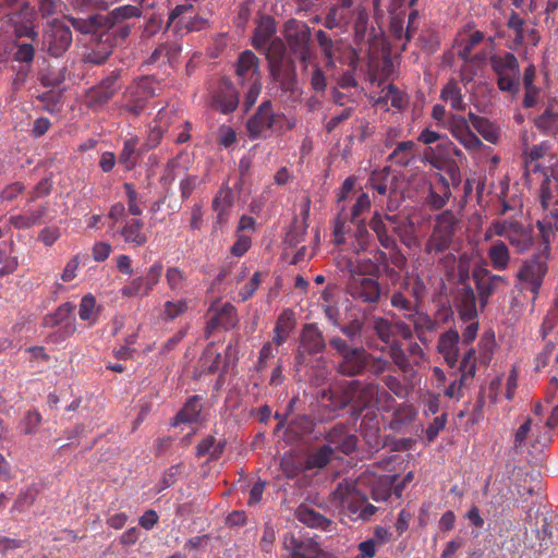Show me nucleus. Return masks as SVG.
<instances>
[{
	"label": "nucleus",
	"mask_w": 558,
	"mask_h": 558,
	"mask_svg": "<svg viewBox=\"0 0 558 558\" xmlns=\"http://www.w3.org/2000/svg\"><path fill=\"white\" fill-rule=\"evenodd\" d=\"M539 199L546 211V215L537 222L545 247L543 252L524 259L515 274V288L533 293L534 299L539 293L548 270L546 253L549 250L550 238L558 230V195H553L547 181L542 184Z\"/></svg>",
	"instance_id": "obj_1"
},
{
	"label": "nucleus",
	"mask_w": 558,
	"mask_h": 558,
	"mask_svg": "<svg viewBox=\"0 0 558 558\" xmlns=\"http://www.w3.org/2000/svg\"><path fill=\"white\" fill-rule=\"evenodd\" d=\"M459 223V219L451 210L438 214L435 217L432 233L425 243V253L437 255L445 252L452 243Z\"/></svg>",
	"instance_id": "obj_2"
},
{
	"label": "nucleus",
	"mask_w": 558,
	"mask_h": 558,
	"mask_svg": "<svg viewBox=\"0 0 558 558\" xmlns=\"http://www.w3.org/2000/svg\"><path fill=\"white\" fill-rule=\"evenodd\" d=\"M490 62L497 75L498 88L502 92L517 94L520 86V71L517 58L512 53L507 52L493 56Z\"/></svg>",
	"instance_id": "obj_3"
},
{
	"label": "nucleus",
	"mask_w": 558,
	"mask_h": 558,
	"mask_svg": "<svg viewBox=\"0 0 558 558\" xmlns=\"http://www.w3.org/2000/svg\"><path fill=\"white\" fill-rule=\"evenodd\" d=\"M333 497L341 502L342 507H347L352 515L363 521L369 520L377 511V508L368 504L365 497L360 496L355 486L348 482L337 486Z\"/></svg>",
	"instance_id": "obj_4"
},
{
	"label": "nucleus",
	"mask_w": 558,
	"mask_h": 558,
	"mask_svg": "<svg viewBox=\"0 0 558 558\" xmlns=\"http://www.w3.org/2000/svg\"><path fill=\"white\" fill-rule=\"evenodd\" d=\"M72 32L58 20L50 22L43 35V48L54 58L62 56L72 44Z\"/></svg>",
	"instance_id": "obj_5"
},
{
	"label": "nucleus",
	"mask_w": 558,
	"mask_h": 558,
	"mask_svg": "<svg viewBox=\"0 0 558 558\" xmlns=\"http://www.w3.org/2000/svg\"><path fill=\"white\" fill-rule=\"evenodd\" d=\"M494 228L497 236L505 238L517 253H525L534 244L533 230L515 220L505 219V225Z\"/></svg>",
	"instance_id": "obj_6"
},
{
	"label": "nucleus",
	"mask_w": 558,
	"mask_h": 558,
	"mask_svg": "<svg viewBox=\"0 0 558 558\" xmlns=\"http://www.w3.org/2000/svg\"><path fill=\"white\" fill-rule=\"evenodd\" d=\"M347 293L356 302L376 305L381 298V287L377 277H353L347 282Z\"/></svg>",
	"instance_id": "obj_7"
},
{
	"label": "nucleus",
	"mask_w": 558,
	"mask_h": 558,
	"mask_svg": "<svg viewBox=\"0 0 558 558\" xmlns=\"http://www.w3.org/2000/svg\"><path fill=\"white\" fill-rule=\"evenodd\" d=\"M282 546L288 553L287 558H336L325 553L312 537L301 538L292 533H287L283 536Z\"/></svg>",
	"instance_id": "obj_8"
},
{
	"label": "nucleus",
	"mask_w": 558,
	"mask_h": 558,
	"mask_svg": "<svg viewBox=\"0 0 558 558\" xmlns=\"http://www.w3.org/2000/svg\"><path fill=\"white\" fill-rule=\"evenodd\" d=\"M283 116L276 114L269 100L262 102L256 113L248 119L246 129L251 138L267 137Z\"/></svg>",
	"instance_id": "obj_9"
},
{
	"label": "nucleus",
	"mask_w": 558,
	"mask_h": 558,
	"mask_svg": "<svg viewBox=\"0 0 558 558\" xmlns=\"http://www.w3.org/2000/svg\"><path fill=\"white\" fill-rule=\"evenodd\" d=\"M469 118L452 114L449 117L447 128L450 134L470 153H476L486 146L471 131Z\"/></svg>",
	"instance_id": "obj_10"
},
{
	"label": "nucleus",
	"mask_w": 558,
	"mask_h": 558,
	"mask_svg": "<svg viewBox=\"0 0 558 558\" xmlns=\"http://www.w3.org/2000/svg\"><path fill=\"white\" fill-rule=\"evenodd\" d=\"M378 395V387L375 385L361 386L356 381L350 383V385L343 391L337 408H344L348 404H352L356 409H364L371 405Z\"/></svg>",
	"instance_id": "obj_11"
},
{
	"label": "nucleus",
	"mask_w": 558,
	"mask_h": 558,
	"mask_svg": "<svg viewBox=\"0 0 558 558\" xmlns=\"http://www.w3.org/2000/svg\"><path fill=\"white\" fill-rule=\"evenodd\" d=\"M473 279L482 307L488 303V299L498 290L501 284H507L505 277L492 274L487 268H476L473 270Z\"/></svg>",
	"instance_id": "obj_12"
},
{
	"label": "nucleus",
	"mask_w": 558,
	"mask_h": 558,
	"mask_svg": "<svg viewBox=\"0 0 558 558\" xmlns=\"http://www.w3.org/2000/svg\"><path fill=\"white\" fill-rule=\"evenodd\" d=\"M325 340L322 331L313 324H307L301 332V344L296 355L299 364L303 362V354H316L325 349Z\"/></svg>",
	"instance_id": "obj_13"
},
{
	"label": "nucleus",
	"mask_w": 558,
	"mask_h": 558,
	"mask_svg": "<svg viewBox=\"0 0 558 558\" xmlns=\"http://www.w3.org/2000/svg\"><path fill=\"white\" fill-rule=\"evenodd\" d=\"M341 357L337 369L344 376H356L361 374L369 360V355L363 347L353 348Z\"/></svg>",
	"instance_id": "obj_14"
},
{
	"label": "nucleus",
	"mask_w": 558,
	"mask_h": 558,
	"mask_svg": "<svg viewBox=\"0 0 558 558\" xmlns=\"http://www.w3.org/2000/svg\"><path fill=\"white\" fill-rule=\"evenodd\" d=\"M239 93L230 81H221L213 97V107L222 113H229L236 109Z\"/></svg>",
	"instance_id": "obj_15"
},
{
	"label": "nucleus",
	"mask_w": 558,
	"mask_h": 558,
	"mask_svg": "<svg viewBox=\"0 0 558 558\" xmlns=\"http://www.w3.org/2000/svg\"><path fill=\"white\" fill-rule=\"evenodd\" d=\"M460 336L456 329H449L438 339L437 350L450 367H454L459 361Z\"/></svg>",
	"instance_id": "obj_16"
},
{
	"label": "nucleus",
	"mask_w": 558,
	"mask_h": 558,
	"mask_svg": "<svg viewBox=\"0 0 558 558\" xmlns=\"http://www.w3.org/2000/svg\"><path fill=\"white\" fill-rule=\"evenodd\" d=\"M235 73L242 84L260 80L258 72V58L251 50L243 51L235 64Z\"/></svg>",
	"instance_id": "obj_17"
},
{
	"label": "nucleus",
	"mask_w": 558,
	"mask_h": 558,
	"mask_svg": "<svg viewBox=\"0 0 558 558\" xmlns=\"http://www.w3.org/2000/svg\"><path fill=\"white\" fill-rule=\"evenodd\" d=\"M327 444L333 448L335 451H341L344 454H349L354 451L356 447V437L349 434L343 425H337L332 427L326 437Z\"/></svg>",
	"instance_id": "obj_18"
},
{
	"label": "nucleus",
	"mask_w": 558,
	"mask_h": 558,
	"mask_svg": "<svg viewBox=\"0 0 558 558\" xmlns=\"http://www.w3.org/2000/svg\"><path fill=\"white\" fill-rule=\"evenodd\" d=\"M120 75V70L113 71L109 76L104 78L97 87L93 89L90 97L96 105L101 106L108 102L112 96L121 88V85L119 84Z\"/></svg>",
	"instance_id": "obj_19"
},
{
	"label": "nucleus",
	"mask_w": 558,
	"mask_h": 558,
	"mask_svg": "<svg viewBox=\"0 0 558 558\" xmlns=\"http://www.w3.org/2000/svg\"><path fill=\"white\" fill-rule=\"evenodd\" d=\"M487 257L490 266L497 271H504L509 268L511 262V253L506 242L501 240L493 241L487 248Z\"/></svg>",
	"instance_id": "obj_20"
},
{
	"label": "nucleus",
	"mask_w": 558,
	"mask_h": 558,
	"mask_svg": "<svg viewBox=\"0 0 558 558\" xmlns=\"http://www.w3.org/2000/svg\"><path fill=\"white\" fill-rule=\"evenodd\" d=\"M149 97H151V93H149L146 83H141L124 94V107L132 114L138 116Z\"/></svg>",
	"instance_id": "obj_21"
},
{
	"label": "nucleus",
	"mask_w": 558,
	"mask_h": 558,
	"mask_svg": "<svg viewBox=\"0 0 558 558\" xmlns=\"http://www.w3.org/2000/svg\"><path fill=\"white\" fill-rule=\"evenodd\" d=\"M341 263H343L344 267L349 271V278L353 277H377L379 272V267L376 262L371 258H359L351 259L343 257Z\"/></svg>",
	"instance_id": "obj_22"
},
{
	"label": "nucleus",
	"mask_w": 558,
	"mask_h": 558,
	"mask_svg": "<svg viewBox=\"0 0 558 558\" xmlns=\"http://www.w3.org/2000/svg\"><path fill=\"white\" fill-rule=\"evenodd\" d=\"M233 205V193L229 186H222L213 201V209L217 214L216 226L222 227Z\"/></svg>",
	"instance_id": "obj_23"
},
{
	"label": "nucleus",
	"mask_w": 558,
	"mask_h": 558,
	"mask_svg": "<svg viewBox=\"0 0 558 558\" xmlns=\"http://www.w3.org/2000/svg\"><path fill=\"white\" fill-rule=\"evenodd\" d=\"M469 120L476 132L481 134L485 141L492 144H496L499 141L500 133L498 128L487 118L469 112Z\"/></svg>",
	"instance_id": "obj_24"
},
{
	"label": "nucleus",
	"mask_w": 558,
	"mask_h": 558,
	"mask_svg": "<svg viewBox=\"0 0 558 558\" xmlns=\"http://www.w3.org/2000/svg\"><path fill=\"white\" fill-rule=\"evenodd\" d=\"M371 229L375 232L380 245L387 250H391L396 247V240L392 235L389 234L388 227L381 214L376 211L371 221Z\"/></svg>",
	"instance_id": "obj_25"
},
{
	"label": "nucleus",
	"mask_w": 558,
	"mask_h": 558,
	"mask_svg": "<svg viewBox=\"0 0 558 558\" xmlns=\"http://www.w3.org/2000/svg\"><path fill=\"white\" fill-rule=\"evenodd\" d=\"M548 142H542L523 150V159L526 172H537L541 169L538 160L544 158L549 150Z\"/></svg>",
	"instance_id": "obj_26"
},
{
	"label": "nucleus",
	"mask_w": 558,
	"mask_h": 558,
	"mask_svg": "<svg viewBox=\"0 0 558 558\" xmlns=\"http://www.w3.org/2000/svg\"><path fill=\"white\" fill-rule=\"evenodd\" d=\"M296 518L300 522L310 527L327 530L331 521L307 506H300L296 510Z\"/></svg>",
	"instance_id": "obj_27"
},
{
	"label": "nucleus",
	"mask_w": 558,
	"mask_h": 558,
	"mask_svg": "<svg viewBox=\"0 0 558 558\" xmlns=\"http://www.w3.org/2000/svg\"><path fill=\"white\" fill-rule=\"evenodd\" d=\"M71 25L82 34H94L104 26L105 19L99 14H92L88 17L65 16Z\"/></svg>",
	"instance_id": "obj_28"
},
{
	"label": "nucleus",
	"mask_w": 558,
	"mask_h": 558,
	"mask_svg": "<svg viewBox=\"0 0 558 558\" xmlns=\"http://www.w3.org/2000/svg\"><path fill=\"white\" fill-rule=\"evenodd\" d=\"M416 156V144L413 141H404L397 144L389 159L399 165L408 166Z\"/></svg>",
	"instance_id": "obj_29"
},
{
	"label": "nucleus",
	"mask_w": 558,
	"mask_h": 558,
	"mask_svg": "<svg viewBox=\"0 0 558 558\" xmlns=\"http://www.w3.org/2000/svg\"><path fill=\"white\" fill-rule=\"evenodd\" d=\"M143 225L137 219H132L121 230L124 241L135 247L142 246L147 242L146 234L142 231Z\"/></svg>",
	"instance_id": "obj_30"
},
{
	"label": "nucleus",
	"mask_w": 558,
	"mask_h": 558,
	"mask_svg": "<svg viewBox=\"0 0 558 558\" xmlns=\"http://www.w3.org/2000/svg\"><path fill=\"white\" fill-rule=\"evenodd\" d=\"M333 456V448L330 445H324L318 449L308 453L305 460V469L307 471L325 468Z\"/></svg>",
	"instance_id": "obj_31"
},
{
	"label": "nucleus",
	"mask_w": 558,
	"mask_h": 558,
	"mask_svg": "<svg viewBox=\"0 0 558 558\" xmlns=\"http://www.w3.org/2000/svg\"><path fill=\"white\" fill-rule=\"evenodd\" d=\"M440 98L444 101L449 102L451 108L454 110L465 109L461 88L456 81H450L442 87Z\"/></svg>",
	"instance_id": "obj_32"
},
{
	"label": "nucleus",
	"mask_w": 558,
	"mask_h": 558,
	"mask_svg": "<svg viewBox=\"0 0 558 558\" xmlns=\"http://www.w3.org/2000/svg\"><path fill=\"white\" fill-rule=\"evenodd\" d=\"M201 412V399L197 396H193L177 414V423H196L199 420Z\"/></svg>",
	"instance_id": "obj_33"
},
{
	"label": "nucleus",
	"mask_w": 558,
	"mask_h": 558,
	"mask_svg": "<svg viewBox=\"0 0 558 558\" xmlns=\"http://www.w3.org/2000/svg\"><path fill=\"white\" fill-rule=\"evenodd\" d=\"M535 126L545 135H555L558 132V112L548 107L535 119Z\"/></svg>",
	"instance_id": "obj_34"
},
{
	"label": "nucleus",
	"mask_w": 558,
	"mask_h": 558,
	"mask_svg": "<svg viewBox=\"0 0 558 558\" xmlns=\"http://www.w3.org/2000/svg\"><path fill=\"white\" fill-rule=\"evenodd\" d=\"M459 314L460 317L465 320L470 322L473 320L476 317V302H475V294L471 288H464L460 301H459Z\"/></svg>",
	"instance_id": "obj_35"
},
{
	"label": "nucleus",
	"mask_w": 558,
	"mask_h": 558,
	"mask_svg": "<svg viewBox=\"0 0 558 558\" xmlns=\"http://www.w3.org/2000/svg\"><path fill=\"white\" fill-rule=\"evenodd\" d=\"M99 315V307L94 295L86 294L82 298L78 308V316L82 320L87 322L88 325L96 324Z\"/></svg>",
	"instance_id": "obj_36"
},
{
	"label": "nucleus",
	"mask_w": 558,
	"mask_h": 558,
	"mask_svg": "<svg viewBox=\"0 0 558 558\" xmlns=\"http://www.w3.org/2000/svg\"><path fill=\"white\" fill-rule=\"evenodd\" d=\"M451 196L450 187L446 179L441 178V184L437 189H430L427 204L432 209L442 208Z\"/></svg>",
	"instance_id": "obj_37"
},
{
	"label": "nucleus",
	"mask_w": 558,
	"mask_h": 558,
	"mask_svg": "<svg viewBox=\"0 0 558 558\" xmlns=\"http://www.w3.org/2000/svg\"><path fill=\"white\" fill-rule=\"evenodd\" d=\"M221 363V354L216 351L214 343H209L201 359H199V366L203 372L207 373H216Z\"/></svg>",
	"instance_id": "obj_38"
},
{
	"label": "nucleus",
	"mask_w": 558,
	"mask_h": 558,
	"mask_svg": "<svg viewBox=\"0 0 558 558\" xmlns=\"http://www.w3.org/2000/svg\"><path fill=\"white\" fill-rule=\"evenodd\" d=\"M280 468L288 478H293L300 473L307 471L305 469V462L303 463L292 453H287L281 458Z\"/></svg>",
	"instance_id": "obj_39"
},
{
	"label": "nucleus",
	"mask_w": 558,
	"mask_h": 558,
	"mask_svg": "<svg viewBox=\"0 0 558 558\" xmlns=\"http://www.w3.org/2000/svg\"><path fill=\"white\" fill-rule=\"evenodd\" d=\"M274 21L270 17L263 19L255 29L253 45L257 48L265 46L274 34Z\"/></svg>",
	"instance_id": "obj_40"
},
{
	"label": "nucleus",
	"mask_w": 558,
	"mask_h": 558,
	"mask_svg": "<svg viewBox=\"0 0 558 558\" xmlns=\"http://www.w3.org/2000/svg\"><path fill=\"white\" fill-rule=\"evenodd\" d=\"M409 319L413 322L414 328L417 333H421L423 331H434L437 328L436 320H434L426 313L418 312L417 310L414 312V315H411V318ZM418 338L422 340L421 335H418Z\"/></svg>",
	"instance_id": "obj_41"
},
{
	"label": "nucleus",
	"mask_w": 558,
	"mask_h": 558,
	"mask_svg": "<svg viewBox=\"0 0 558 558\" xmlns=\"http://www.w3.org/2000/svg\"><path fill=\"white\" fill-rule=\"evenodd\" d=\"M391 306L403 312L405 318H411L417 310L416 303L405 298L401 292H395L390 300Z\"/></svg>",
	"instance_id": "obj_42"
},
{
	"label": "nucleus",
	"mask_w": 558,
	"mask_h": 558,
	"mask_svg": "<svg viewBox=\"0 0 558 558\" xmlns=\"http://www.w3.org/2000/svg\"><path fill=\"white\" fill-rule=\"evenodd\" d=\"M137 140L130 138L124 142L123 149L119 156V162L122 163L125 169L131 170L136 163V151Z\"/></svg>",
	"instance_id": "obj_43"
},
{
	"label": "nucleus",
	"mask_w": 558,
	"mask_h": 558,
	"mask_svg": "<svg viewBox=\"0 0 558 558\" xmlns=\"http://www.w3.org/2000/svg\"><path fill=\"white\" fill-rule=\"evenodd\" d=\"M74 310V305L72 303H63L62 305H60L57 311L51 314V315H48L45 317L44 319V324L45 326L47 327H53L64 320H66L72 312Z\"/></svg>",
	"instance_id": "obj_44"
},
{
	"label": "nucleus",
	"mask_w": 558,
	"mask_h": 558,
	"mask_svg": "<svg viewBox=\"0 0 558 558\" xmlns=\"http://www.w3.org/2000/svg\"><path fill=\"white\" fill-rule=\"evenodd\" d=\"M392 481L390 476H383L377 480L372 488V497L375 501H386L391 495Z\"/></svg>",
	"instance_id": "obj_45"
},
{
	"label": "nucleus",
	"mask_w": 558,
	"mask_h": 558,
	"mask_svg": "<svg viewBox=\"0 0 558 558\" xmlns=\"http://www.w3.org/2000/svg\"><path fill=\"white\" fill-rule=\"evenodd\" d=\"M167 112L163 110H160L157 114V121L154 126L150 128L148 133V144L151 147H155L160 142L162 135L165 134L167 130L166 123H163V118L166 117Z\"/></svg>",
	"instance_id": "obj_46"
},
{
	"label": "nucleus",
	"mask_w": 558,
	"mask_h": 558,
	"mask_svg": "<svg viewBox=\"0 0 558 558\" xmlns=\"http://www.w3.org/2000/svg\"><path fill=\"white\" fill-rule=\"evenodd\" d=\"M369 242V233L364 223L357 226L354 240L351 242V250L355 254H360L367 250Z\"/></svg>",
	"instance_id": "obj_47"
},
{
	"label": "nucleus",
	"mask_w": 558,
	"mask_h": 558,
	"mask_svg": "<svg viewBox=\"0 0 558 558\" xmlns=\"http://www.w3.org/2000/svg\"><path fill=\"white\" fill-rule=\"evenodd\" d=\"M508 27L514 32V41L517 44H524L526 39L525 22L519 16L518 13L512 12L507 23Z\"/></svg>",
	"instance_id": "obj_48"
},
{
	"label": "nucleus",
	"mask_w": 558,
	"mask_h": 558,
	"mask_svg": "<svg viewBox=\"0 0 558 558\" xmlns=\"http://www.w3.org/2000/svg\"><path fill=\"white\" fill-rule=\"evenodd\" d=\"M186 310H187V302L183 299L177 300V301H167L165 303L162 316L167 320H173L181 314L185 313Z\"/></svg>",
	"instance_id": "obj_49"
},
{
	"label": "nucleus",
	"mask_w": 558,
	"mask_h": 558,
	"mask_svg": "<svg viewBox=\"0 0 558 558\" xmlns=\"http://www.w3.org/2000/svg\"><path fill=\"white\" fill-rule=\"evenodd\" d=\"M349 20V15L344 14L339 7H332L325 19L324 24L327 28L332 29L342 25H347Z\"/></svg>",
	"instance_id": "obj_50"
},
{
	"label": "nucleus",
	"mask_w": 558,
	"mask_h": 558,
	"mask_svg": "<svg viewBox=\"0 0 558 558\" xmlns=\"http://www.w3.org/2000/svg\"><path fill=\"white\" fill-rule=\"evenodd\" d=\"M389 177V169L385 168L381 171H375L369 178V185L378 194L385 195L388 192L387 183L385 182Z\"/></svg>",
	"instance_id": "obj_51"
},
{
	"label": "nucleus",
	"mask_w": 558,
	"mask_h": 558,
	"mask_svg": "<svg viewBox=\"0 0 558 558\" xmlns=\"http://www.w3.org/2000/svg\"><path fill=\"white\" fill-rule=\"evenodd\" d=\"M389 354L396 366L402 372L410 368L409 359L399 343H392L389 348Z\"/></svg>",
	"instance_id": "obj_52"
},
{
	"label": "nucleus",
	"mask_w": 558,
	"mask_h": 558,
	"mask_svg": "<svg viewBox=\"0 0 558 558\" xmlns=\"http://www.w3.org/2000/svg\"><path fill=\"white\" fill-rule=\"evenodd\" d=\"M149 291L145 290V282L142 277H137L133 279L128 286H124L121 290V294L123 296L133 298V296H144L147 295Z\"/></svg>",
	"instance_id": "obj_53"
},
{
	"label": "nucleus",
	"mask_w": 558,
	"mask_h": 558,
	"mask_svg": "<svg viewBox=\"0 0 558 558\" xmlns=\"http://www.w3.org/2000/svg\"><path fill=\"white\" fill-rule=\"evenodd\" d=\"M166 280L171 290L180 291L184 287L185 276L178 267H170L167 269Z\"/></svg>",
	"instance_id": "obj_54"
},
{
	"label": "nucleus",
	"mask_w": 558,
	"mask_h": 558,
	"mask_svg": "<svg viewBox=\"0 0 558 558\" xmlns=\"http://www.w3.org/2000/svg\"><path fill=\"white\" fill-rule=\"evenodd\" d=\"M460 373L463 374V377H471L475 375L476 364H475V350L473 348L469 349L461 361Z\"/></svg>",
	"instance_id": "obj_55"
},
{
	"label": "nucleus",
	"mask_w": 558,
	"mask_h": 558,
	"mask_svg": "<svg viewBox=\"0 0 558 558\" xmlns=\"http://www.w3.org/2000/svg\"><path fill=\"white\" fill-rule=\"evenodd\" d=\"M373 329L381 341L388 342L390 340L392 326L389 320L383 317H375L373 320Z\"/></svg>",
	"instance_id": "obj_56"
},
{
	"label": "nucleus",
	"mask_w": 558,
	"mask_h": 558,
	"mask_svg": "<svg viewBox=\"0 0 558 558\" xmlns=\"http://www.w3.org/2000/svg\"><path fill=\"white\" fill-rule=\"evenodd\" d=\"M348 216L344 213V207L340 209L338 217L335 220L333 226V241L336 244H343L345 242V223Z\"/></svg>",
	"instance_id": "obj_57"
},
{
	"label": "nucleus",
	"mask_w": 558,
	"mask_h": 558,
	"mask_svg": "<svg viewBox=\"0 0 558 558\" xmlns=\"http://www.w3.org/2000/svg\"><path fill=\"white\" fill-rule=\"evenodd\" d=\"M371 208V198L368 194L362 193L355 204L352 206L349 219L351 221H355L363 213L369 210Z\"/></svg>",
	"instance_id": "obj_58"
},
{
	"label": "nucleus",
	"mask_w": 558,
	"mask_h": 558,
	"mask_svg": "<svg viewBox=\"0 0 558 558\" xmlns=\"http://www.w3.org/2000/svg\"><path fill=\"white\" fill-rule=\"evenodd\" d=\"M141 15V9L136 5H122L119 8H116L111 12V16L114 22H119L122 20L131 19V17H137Z\"/></svg>",
	"instance_id": "obj_59"
},
{
	"label": "nucleus",
	"mask_w": 558,
	"mask_h": 558,
	"mask_svg": "<svg viewBox=\"0 0 558 558\" xmlns=\"http://www.w3.org/2000/svg\"><path fill=\"white\" fill-rule=\"evenodd\" d=\"M162 274V265L155 263L147 271L145 277H142L145 282V290L151 291L153 288L158 283Z\"/></svg>",
	"instance_id": "obj_60"
},
{
	"label": "nucleus",
	"mask_w": 558,
	"mask_h": 558,
	"mask_svg": "<svg viewBox=\"0 0 558 558\" xmlns=\"http://www.w3.org/2000/svg\"><path fill=\"white\" fill-rule=\"evenodd\" d=\"M278 353V349L274 345L272 342H266L260 351L257 362V369L263 371L266 368L267 363L270 359L275 357V355Z\"/></svg>",
	"instance_id": "obj_61"
},
{
	"label": "nucleus",
	"mask_w": 558,
	"mask_h": 558,
	"mask_svg": "<svg viewBox=\"0 0 558 558\" xmlns=\"http://www.w3.org/2000/svg\"><path fill=\"white\" fill-rule=\"evenodd\" d=\"M41 422V415L37 411H29L23 418L21 426L25 434H33Z\"/></svg>",
	"instance_id": "obj_62"
},
{
	"label": "nucleus",
	"mask_w": 558,
	"mask_h": 558,
	"mask_svg": "<svg viewBox=\"0 0 558 558\" xmlns=\"http://www.w3.org/2000/svg\"><path fill=\"white\" fill-rule=\"evenodd\" d=\"M294 328L293 313L291 311H284L280 314L277 319L275 330L290 335Z\"/></svg>",
	"instance_id": "obj_63"
},
{
	"label": "nucleus",
	"mask_w": 558,
	"mask_h": 558,
	"mask_svg": "<svg viewBox=\"0 0 558 558\" xmlns=\"http://www.w3.org/2000/svg\"><path fill=\"white\" fill-rule=\"evenodd\" d=\"M260 276V272H255L250 281L239 291L241 301L248 300L255 293L262 282Z\"/></svg>",
	"instance_id": "obj_64"
}]
</instances>
